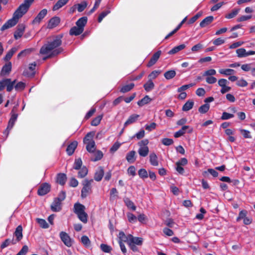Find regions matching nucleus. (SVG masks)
<instances>
[{"mask_svg": "<svg viewBox=\"0 0 255 255\" xmlns=\"http://www.w3.org/2000/svg\"><path fill=\"white\" fill-rule=\"evenodd\" d=\"M62 35H58L56 36L51 41H48L47 43L44 44L40 49V53L41 54H48V53H53L55 51H58V54L61 53L63 49L60 47L62 44L61 38Z\"/></svg>", "mask_w": 255, "mask_h": 255, "instance_id": "nucleus-1", "label": "nucleus"}, {"mask_svg": "<svg viewBox=\"0 0 255 255\" xmlns=\"http://www.w3.org/2000/svg\"><path fill=\"white\" fill-rule=\"evenodd\" d=\"M93 182V180L85 179L83 182V187L81 190V197L86 198L89 194L92 192L91 184Z\"/></svg>", "mask_w": 255, "mask_h": 255, "instance_id": "nucleus-2", "label": "nucleus"}, {"mask_svg": "<svg viewBox=\"0 0 255 255\" xmlns=\"http://www.w3.org/2000/svg\"><path fill=\"white\" fill-rule=\"evenodd\" d=\"M28 9L27 7L21 4L14 12L13 17L18 20V19L21 17L27 11Z\"/></svg>", "mask_w": 255, "mask_h": 255, "instance_id": "nucleus-3", "label": "nucleus"}, {"mask_svg": "<svg viewBox=\"0 0 255 255\" xmlns=\"http://www.w3.org/2000/svg\"><path fill=\"white\" fill-rule=\"evenodd\" d=\"M50 190V185L47 183L42 184L38 190V194L43 196L48 193Z\"/></svg>", "mask_w": 255, "mask_h": 255, "instance_id": "nucleus-4", "label": "nucleus"}, {"mask_svg": "<svg viewBox=\"0 0 255 255\" xmlns=\"http://www.w3.org/2000/svg\"><path fill=\"white\" fill-rule=\"evenodd\" d=\"M60 237L62 242L66 246L70 247L72 246L71 239L66 233L61 232L60 234Z\"/></svg>", "mask_w": 255, "mask_h": 255, "instance_id": "nucleus-5", "label": "nucleus"}, {"mask_svg": "<svg viewBox=\"0 0 255 255\" xmlns=\"http://www.w3.org/2000/svg\"><path fill=\"white\" fill-rule=\"evenodd\" d=\"M25 26L23 24H19L16 27V30L14 33V37L15 39L20 38L23 35Z\"/></svg>", "mask_w": 255, "mask_h": 255, "instance_id": "nucleus-6", "label": "nucleus"}, {"mask_svg": "<svg viewBox=\"0 0 255 255\" xmlns=\"http://www.w3.org/2000/svg\"><path fill=\"white\" fill-rule=\"evenodd\" d=\"M161 54V51L160 50H158L157 52H156L152 56L151 58H150V60L149 61L148 63L147 64V66L148 67H150L154 65L159 58Z\"/></svg>", "mask_w": 255, "mask_h": 255, "instance_id": "nucleus-7", "label": "nucleus"}, {"mask_svg": "<svg viewBox=\"0 0 255 255\" xmlns=\"http://www.w3.org/2000/svg\"><path fill=\"white\" fill-rule=\"evenodd\" d=\"M16 83V80L12 81L10 79L6 78L4 79V87L6 88V91L8 92H11L14 88Z\"/></svg>", "mask_w": 255, "mask_h": 255, "instance_id": "nucleus-8", "label": "nucleus"}, {"mask_svg": "<svg viewBox=\"0 0 255 255\" xmlns=\"http://www.w3.org/2000/svg\"><path fill=\"white\" fill-rule=\"evenodd\" d=\"M17 22L18 20L13 17L11 19H9L4 24H3L0 29L1 31H4L14 26Z\"/></svg>", "mask_w": 255, "mask_h": 255, "instance_id": "nucleus-9", "label": "nucleus"}, {"mask_svg": "<svg viewBox=\"0 0 255 255\" xmlns=\"http://www.w3.org/2000/svg\"><path fill=\"white\" fill-rule=\"evenodd\" d=\"M47 10L46 9H43L41 10L37 14L36 17L33 20L32 23H39L41 20L45 17L47 14Z\"/></svg>", "mask_w": 255, "mask_h": 255, "instance_id": "nucleus-10", "label": "nucleus"}, {"mask_svg": "<svg viewBox=\"0 0 255 255\" xmlns=\"http://www.w3.org/2000/svg\"><path fill=\"white\" fill-rule=\"evenodd\" d=\"M60 22V18L58 16H54L51 18L48 22L47 28L49 29L53 28L57 26Z\"/></svg>", "mask_w": 255, "mask_h": 255, "instance_id": "nucleus-11", "label": "nucleus"}, {"mask_svg": "<svg viewBox=\"0 0 255 255\" xmlns=\"http://www.w3.org/2000/svg\"><path fill=\"white\" fill-rule=\"evenodd\" d=\"M78 145L77 141H74L69 144L66 149V152L69 155H72L74 152Z\"/></svg>", "mask_w": 255, "mask_h": 255, "instance_id": "nucleus-12", "label": "nucleus"}, {"mask_svg": "<svg viewBox=\"0 0 255 255\" xmlns=\"http://www.w3.org/2000/svg\"><path fill=\"white\" fill-rule=\"evenodd\" d=\"M104 174V170L103 167L100 166L95 173L94 179L97 181L102 180Z\"/></svg>", "mask_w": 255, "mask_h": 255, "instance_id": "nucleus-13", "label": "nucleus"}, {"mask_svg": "<svg viewBox=\"0 0 255 255\" xmlns=\"http://www.w3.org/2000/svg\"><path fill=\"white\" fill-rule=\"evenodd\" d=\"M14 236L16 237V241L19 242L22 238V228L21 225L18 226L14 233Z\"/></svg>", "mask_w": 255, "mask_h": 255, "instance_id": "nucleus-14", "label": "nucleus"}, {"mask_svg": "<svg viewBox=\"0 0 255 255\" xmlns=\"http://www.w3.org/2000/svg\"><path fill=\"white\" fill-rule=\"evenodd\" d=\"M139 117V115L137 114H132L129 116L128 120L124 124V127H126L129 125L135 123Z\"/></svg>", "mask_w": 255, "mask_h": 255, "instance_id": "nucleus-15", "label": "nucleus"}, {"mask_svg": "<svg viewBox=\"0 0 255 255\" xmlns=\"http://www.w3.org/2000/svg\"><path fill=\"white\" fill-rule=\"evenodd\" d=\"M61 204V202L59 200H57L56 198H55L53 203L51 205V209L54 212H58L59 211L61 208L60 205Z\"/></svg>", "mask_w": 255, "mask_h": 255, "instance_id": "nucleus-16", "label": "nucleus"}, {"mask_svg": "<svg viewBox=\"0 0 255 255\" xmlns=\"http://www.w3.org/2000/svg\"><path fill=\"white\" fill-rule=\"evenodd\" d=\"M214 20L213 16H209L204 18L200 23V26L201 27H205L211 23Z\"/></svg>", "mask_w": 255, "mask_h": 255, "instance_id": "nucleus-17", "label": "nucleus"}, {"mask_svg": "<svg viewBox=\"0 0 255 255\" xmlns=\"http://www.w3.org/2000/svg\"><path fill=\"white\" fill-rule=\"evenodd\" d=\"M85 143L86 144V149L88 152H94L96 150V145L94 140H89Z\"/></svg>", "mask_w": 255, "mask_h": 255, "instance_id": "nucleus-18", "label": "nucleus"}, {"mask_svg": "<svg viewBox=\"0 0 255 255\" xmlns=\"http://www.w3.org/2000/svg\"><path fill=\"white\" fill-rule=\"evenodd\" d=\"M11 70V62H8V63L5 64L1 70V75L4 76L7 74H8Z\"/></svg>", "mask_w": 255, "mask_h": 255, "instance_id": "nucleus-19", "label": "nucleus"}, {"mask_svg": "<svg viewBox=\"0 0 255 255\" xmlns=\"http://www.w3.org/2000/svg\"><path fill=\"white\" fill-rule=\"evenodd\" d=\"M67 180V177L64 173H59L57 175V182L61 185H64Z\"/></svg>", "mask_w": 255, "mask_h": 255, "instance_id": "nucleus-20", "label": "nucleus"}, {"mask_svg": "<svg viewBox=\"0 0 255 255\" xmlns=\"http://www.w3.org/2000/svg\"><path fill=\"white\" fill-rule=\"evenodd\" d=\"M87 17L86 16L80 18L76 22V25L84 30V26L87 22Z\"/></svg>", "mask_w": 255, "mask_h": 255, "instance_id": "nucleus-21", "label": "nucleus"}, {"mask_svg": "<svg viewBox=\"0 0 255 255\" xmlns=\"http://www.w3.org/2000/svg\"><path fill=\"white\" fill-rule=\"evenodd\" d=\"M83 30L81 28L77 26H74L72 27L69 31V34L71 35H79L81 34L83 32Z\"/></svg>", "mask_w": 255, "mask_h": 255, "instance_id": "nucleus-22", "label": "nucleus"}, {"mask_svg": "<svg viewBox=\"0 0 255 255\" xmlns=\"http://www.w3.org/2000/svg\"><path fill=\"white\" fill-rule=\"evenodd\" d=\"M69 0H59L53 6L52 10L56 11L65 5Z\"/></svg>", "mask_w": 255, "mask_h": 255, "instance_id": "nucleus-23", "label": "nucleus"}, {"mask_svg": "<svg viewBox=\"0 0 255 255\" xmlns=\"http://www.w3.org/2000/svg\"><path fill=\"white\" fill-rule=\"evenodd\" d=\"M85 207L80 203H76L74 205V213L78 214L81 213L85 212Z\"/></svg>", "mask_w": 255, "mask_h": 255, "instance_id": "nucleus-24", "label": "nucleus"}, {"mask_svg": "<svg viewBox=\"0 0 255 255\" xmlns=\"http://www.w3.org/2000/svg\"><path fill=\"white\" fill-rule=\"evenodd\" d=\"M129 242L134 245H141L142 239L141 238L133 237L131 235H129Z\"/></svg>", "mask_w": 255, "mask_h": 255, "instance_id": "nucleus-25", "label": "nucleus"}, {"mask_svg": "<svg viewBox=\"0 0 255 255\" xmlns=\"http://www.w3.org/2000/svg\"><path fill=\"white\" fill-rule=\"evenodd\" d=\"M149 161L151 165L157 166L158 165L157 156L154 152L151 153L149 155Z\"/></svg>", "mask_w": 255, "mask_h": 255, "instance_id": "nucleus-26", "label": "nucleus"}, {"mask_svg": "<svg viewBox=\"0 0 255 255\" xmlns=\"http://www.w3.org/2000/svg\"><path fill=\"white\" fill-rule=\"evenodd\" d=\"M194 106V102L192 100H188L183 106L182 110L183 111L186 112L191 110Z\"/></svg>", "mask_w": 255, "mask_h": 255, "instance_id": "nucleus-27", "label": "nucleus"}, {"mask_svg": "<svg viewBox=\"0 0 255 255\" xmlns=\"http://www.w3.org/2000/svg\"><path fill=\"white\" fill-rule=\"evenodd\" d=\"M135 151L134 150L129 152L126 156V159L129 163H133L135 160Z\"/></svg>", "mask_w": 255, "mask_h": 255, "instance_id": "nucleus-28", "label": "nucleus"}, {"mask_svg": "<svg viewBox=\"0 0 255 255\" xmlns=\"http://www.w3.org/2000/svg\"><path fill=\"white\" fill-rule=\"evenodd\" d=\"M186 46L185 44H181L180 45H178L177 46H176L174 47L173 49H172L171 50H170L168 53L169 54H174L179 51L184 49L185 48Z\"/></svg>", "mask_w": 255, "mask_h": 255, "instance_id": "nucleus-29", "label": "nucleus"}, {"mask_svg": "<svg viewBox=\"0 0 255 255\" xmlns=\"http://www.w3.org/2000/svg\"><path fill=\"white\" fill-rule=\"evenodd\" d=\"M189 128V127L188 126H183L181 129L174 133V136L176 138H177L183 135L185 133V130L188 129Z\"/></svg>", "mask_w": 255, "mask_h": 255, "instance_id": "nucleus-30", "label": "nucleus"}, {"mask_svg": "<svg viewBox=\"0 0 255 255\" xmlns=\"http://www.w3.org/2000/svg\"><path fill=\"white\" fill-rule=\"evenodd\" d=\"M138 152L140 156L142 157L146 156L149 152V148L148 146L139 147Z\"/></svg>", "mask_w": 255, "mask_h": 255, "instance_id": "nucleus-31", "label": "nucleus"}, {"mask_svg": "<svg viewBox=\"0 0 255 255\" xmlns=\"http://www.w3.org/2000/svg\"><path fill=\"white\" fill-rule=\"evenodd\" d=\"M154 84L151 80L149 79L147 83H146L144 85L143 87L145 90L147 92L150 91L152 89L154 88Z\"/></svg>", "mask_w": 255, "mask_h": 255, "instance_id": "nucleus-32", "label": "nucleus"}, {"mask_svg": "<svg viewBox=\"0 0 255 255\" xmlns=\"http://www.w3.org/2000/svg\"><path fill=\"white\" fill-rule=\"evenodd\" d=\"M124 202L126 206L129 209H132L133 211L136 210V206L134 205L132 201H131L129 198H126L124 200Z\"/></svg>", "mask_w": 255, "mask_h": 255, "instance_id": "nucleus-33", "label": "nucleus"}, {"mask_svg": "<svg viewBox=\"0 0 255 255\" xmlns=\"http://www.w3.org/2000/svg\"><path fill=\"white\" fill-rule=\"evenodd\" d=\"M151 101V99L148 96H145L143 98L137 102V105L140 107H142L143 105L149 103Z\"/></svg>", "mask_w": 255, "mask_h": 255, "instance_id": "nucleus-34", "label": "nucleus"}, {"mask_svg": "<svg viewBox=\"0 0 255 255\" xmlns=\"http://www.w3.org/2000/svg\"><path fill=\"white\" fill-rule=\"evenodd\" d=\"M134 86L133 83H130L128 85H126L122 87L120 90V92L123 93H127L130 91Z\"/></svg>", "mask_w": 255, "mask_h": 255, "instance_id": "nucleus-35", "label": "nucleus"}, {"mask_svg": "<svg viewBox=\"0 0 255 255\" xmlns=\"http://www.w3.org/2000/svg\"><path fill=\"white\" fill-rule=\"evenodd\" d=\"M17 49L16 47H12L6 54L4 58L5 61H8L10 60L13 55V54L17 51Z\"/></svg>", "mask_w": 255, "mask_h": 255, "instance_id": "nucleus-36", "label": "nucleus"}, {"mask_svg": "<svg viewBox=\"0 0 255 255\" xmlns=\"http://www.w3.org/2000/svg\"><path fill=\"white\" fill-rule=\"evenodd\" d=\"M176 75V72L174 70H169L166 71L164 74V77L167 80H169L173 78Z\"/></svg>", "mask_w": 255, "mask_h": 255, "instance_id": "nucleus-37", "label": "nucleus"}, {"mask_svg": "<svg viewBox=\"0 0 255 255\" xmlns=\"http://www.w3.org/2000/svg\"><path fill=\"white\" fill-rule=\"evenodd\" d=\"M119 242H129V235L127 236L123 232H120L119 233Z\"/></svg>", "mask_w": 255, "mask_h": 255, "instance_id": "nucleus-38", "label": "nucleus"}, {"mask_svg": "<svg viewBox=\"0 0 255 255\" xmlns=\"http://www.w3.org/2000/svg\"><path fill=\"white\" fill-rule=\"evenodd\" d=\"M80 170L78 172V177L80 178H84L85 177L88 172V170L86 167L83 166L82 168H81Z\"/></svg>", "mask_w": 255, "mask_h": 255, "instance_id": "nucleus-39", "label": "nucleus"}, {"mask_svg": "<svg viewBox=\"0 0 255 255\" xmlns=\"http://www.w3.org/2000/svg\"><path fill=\"white\" fill-rule=\"evenodd\" d=\"M77 215L78 216V218L83 223H86L87 222L88 215L85 212L78 214Z\"/></svg>", "mask_w": 255, "mask_h": 255, "instance_id": "nucleus-40", "label": "nucleus"}, {"mask_svg": "<svg viewBox=\"0 0 255 255\" xmlns=\"http://www.w3.org/2000/svg\"><path fill=\"white\" fill-rule=\"evenodd\" d=\"M208 173H210L214 177H216L218 176V172L213 169H208L207 171H204L203 172V175L206 177Z\"/></svg>", "mask_w": 255, "mask_h": 255, "instance_id": "nucleus-41", "label": "nucleus"}, {"mask_svg": "<svg viewBox=\"0 0 255 255\" xmlns=\"http://www.w3.org/2000/svg\"><path fill=\"white\" fill-rule=\"evenodd\" d=\"M88 3L86 1H82L81 3H78L77 5H75V6L77 7V10L79 12L83 11L85 8L87 7Z\"/></svg>", "mask_w": 255, "mask_h": 255, "instance_id": "nucleus-42", "label": "nucleus"}, {"mask_svg": "<svg viewBox=\"0 0 255 255\" xmlns=\"http://www.w3.org/2000/svg\"><path fill=\"white\" fill-rule=\"evenodd\" d=\"M81 242L86 247H89L91 245V241L86 236H83L82 237Z\"/></svg>", "mask_w": 255, "mask_h": 255, "instance_id": "nucleus-43", "label": "nucleus"}, {"mask_svg": "<svg viewBox=\"0 0 255 255\" xmlns=\"http://www.w3.org/2000/svg\"><path fill=\"white\" fill-rule=\"evenodd\" d=\"M210 105L205 104L201 106L198 109L199 112L201 114L206 113L209 110Z\"/></svg>", "mask_w": 255, "mask_h": 255, "instance_id": "nucleus-44", "label": "nucleus"}, {"mask_svg": "<svg viewBox=\"0 0 255 255\" xmlns=\"http://www.w3.org/2000/svg\"><path fill=\"white\" fill-rule=\"evenodd\" d=\"M36 221L41 228L44 229H47L48 228V224L47 223L45 220L42 219L37 218Z\"/></svg>", "mask_w": 255, "mask_h": 255, "instance_id": "nucleus-45", "label": "nucleus"}, {"mask_svg": "<svg viewBox=\"0 0 255 255\" xmlns=\"http://www.w3.org/2000/svg\"><path fill=\"white\" fill-rule=\"evenodd\" d=\"M11 243L12 244L14 245L16 243L15 242H14V240L12 239L10 240L9 239H6L1 245L0 248L1 249H4L6 248V247L8 246Z\"/></svg>", "mask_w": 255, "mask_h": 255, "instance_id": "nucleus-46", "label": "nucleus"}, {"mask_svg": "<svg viewBox=\"0 0 255 255\" xmlns=\"http://www.w3.org/2000/svg\"><path fill=\"white\" fill-rule=\"evenodd\" d=\"M103 118L102 115H99L94 118L91 122V125L93 126H97L101 122V121Z\"/></svg>", "mask_w": 255, "mask_h": 255, "instance_id": "nucleus-47", "label": "nucleus"}, {"mask_svg": "<svg viewBox=\"0 0 255 255\" xmlns=\"http://www.w3.org/2000/svg\"><path fill=\"white\" fill-rule=\"evenodd\" d=\"M25 87V84L22 82H19L14 85V88L16 91H22Z\"/></svg>", "mask_w": 255, "mask_h": 255, "instance_id": "nucleus-48", "label": "nucleus"}, {"mask_svg": "<svg viewBox=\"0 0 255 255\" xmlns=\"http://www.w3.org/2000/svg\"><path fill=\"white\" fill-rule=\"evenodd\" d=\"M82 165V161L81 158L75 159L73 168L76 170H79L81 168Z\"/></svg>", "mask_w": 255, "mask_h": 255, "instance_id": "nucleus-49", "label": "nucleus"}, {"mask_svg": "<svg viewBox=\"0 0 255 255\" xmlns=\"http://www.w3.org/2000/svg\"><path fill=\"white\" fill-rule=\"evenodd\" d=\"M240 9H234L231 12L228 13L225 16L227 18H232L235 17L239 13Z\"/></svg>", "mask_w": 255, "mask_h": 255, "instance_id": "nucleus-50", "label": "nucleus"}, {"mask_svg": "<svg viewBox=\"0 0 255 255\" xmlns=\"http://www.w3.org/2000/svg\"><path fill=\"white\" fill-rule=\"evenodd\" d=\"M94 135L95 132L94 131L88 132L84 138V142H88L89 140H93L92 138Z\"/></svg>", "mask_w": 255, "mask_h": 255, "instance_id": "nucleus-51", "label": "nucleus"}, {"mask_svg": "<svg viewBox=\"0 0 255 255\" xmlns=\"http://www.w3.org/2000/svg\"><path fill=\"white\" fill-rule=\"evenodd\" d=\"M138 174L139 176L141 178H146L148 177V173L147 171L143 168L138 170Z\"/></svg>", "mask_w": 255, "mask_h": 255, "instance_id": "nucleus-52", "label": "nucleus"}, {"mask_svg": "<svg viewBox=\"0 0 255 255\" xmlns=\"http://www.w3.org/2000/svg\"><path fill=\"white\" fill-rule=\"evenodd\" d=\"M145 135V131L143 129H141L138 132L136 133L131 138L136 137L137 139L142 138Z\"/></svg>", "mask_w": 255, "mask_h": 255, "instance_id": "nucleus-53", "label": "nucleus"}, {"mask_svg": "<svg viewBox=\"0 0 255 255\" xmlns=\"http://www.w3.org/2000/svg\"><path fill=\"white\" fill-rule=\"evenodd\" d=\"M161 142L164 145L169 146L173 143V140L171 138H164L162 139Z\"/></svg>", "mask_w": 255, "mask_h": 255, "instance_id": "nucleus-54", "label": "nucleus"}, {"mask_svg": "<svg viewBox=\"0 0 255 255\" xmlns=\"http://www.w3.org/2000/svg\"><path fill=\"white\" fill-rule=\"evenodd\" d=\"M236 53L239 57H246V50L244 48L238 49L236 50Z\"/></svg>", "mask_w": 255, "mask_h": 255, "instance_id": "nucleus-55", "label": "nucleus"}, {"mask_svg": "<svg viewBox=\"0 0 255 255\" xmlns=\"http://www.w3.org/2000/svg\"><path fill=\"white\" fill-rule=\"evenodd\" d=\"M235 71L233 69H227L225 70L224 69H221L219 70V72L221 74L226 75H230L234 73Z\"/></svg>", "mask_w": 255, "mask_h": 255, "instance_id": "nucleus-56", "label": "nucleus"}, {"mask_svg": "<svg viewBox=\"0 0 255 255\" xmlns=\"http://www.w3.org/2000/svg\"><path fill=\"white\" fill-rule=\"evenodd\" d=\"M100 247L101 250L105 253H110L112 250L111 247L106 244H102L101 245Z\"/></svg>", "mask_w": 255, "mask_h": 255, "instance_id": "nucleus-57", "label": "nucleus"}, {"mask_svg": "<svg viewBox=\"0 0 255 255\" xmlns=\"http://www.w3.org/2000/svg\"><path fill=\"white\" fill-rule=\"evenodd\" d=\"M202 15V13L200 12H198L196 15H195L194 16H193L192 18H191L188 22V24H192L194 22H195Z\"/></svg>", "mask_w": 255, "mask_h": 255, "instance_id": "nucleus-58", "label": "nucleus"}, {"mask_svg": "<svg viewBox=\"0 0 255 255\" xmlns=\"http://www.w3.org/2000/svg\"><path fill=\"white\" fill-rule=\"evenodd\" d=\"M194 85V84H193V83H191V84H189L188 85H183L177 89V92H181L183 91H185V90L188 89V88L193 86Z\"/></svg>", "mask_w": 255, "mask_h": 255, "instance_id": "nucleus-59", "label": "nucleus"}, {"mask_svg": "<svg viewBox=\"0 0 255 255\" xmlns=\"http://www.w3.org/2000/svg\"><path fill=\"white\" fill-rule=\"evenodd\" d=\"M17 110V108L15 106L13 108L11 112V117L10 120L15 122L18 117V115L14 113L15 111Z\"/></svg>", "mask_w": 255, "mask_h": 255, "instance_id": "nucleus-60", "label": "nucleus"}, {"mask_svg": "<svg viewBox=\"0 0 255 255\" xmlns=\"http://www.w3.org/2000/svg\"><path fill=\"white\" fill-rule=\"evenodd\" d=\"M216 74V71L214 69H210L206 71L203 74V76H212Z\"/></svg>", "mask_w": 255, "mask_h": 255, "instance_id": "nucleus-61", "label": "nucleus"}, {"mask_svg": "<svg viewBox=\"0 0 255 255\" xmlns=\"http://www.w3.org/2000/svg\"><path fill=\"white\" fill-rule=\"evenodd\" d=\"M110 11L109 10L103 11L99 16L98 21L99 22H101L103 19L109 13Z\"/></svg>", "mask_w": 255, "mask_h": 255, "instance_id": "nucleus-62", "label": "nucleus"}, {"mask_svg": "<svg viewBox=\"0 0 255 255\" xmlns=\"http://www.w3.org/2000/svg\"><path fill=\"white\" fill-rule=\"evenodd\" d=\"M247 214V211L246 210H242L239 213V216L237 219V221H239L241 219H244L245 217H246Z\"/></svg>", "mask_w": 255, "mask_h": 255, "instance_id": "nucleus-63", "label": "nucleus"}, {"mask_svg": "<svg viewBox=\"0 0 255 255\" xmlns=\"http://www.w3.org/2000/svg\"><path fill=\"white\" fill-rule=\"evenodd\" d=\"M160 73V72L159 71L155 70L152 71L149 75L148 78L149 79L151 80L156 78L157 76Z\"/></svg>", "mask_w": 255, "mask_h": 255, "instance_id": "nucleus-64", "label": "nucleus"}]
</instances>
